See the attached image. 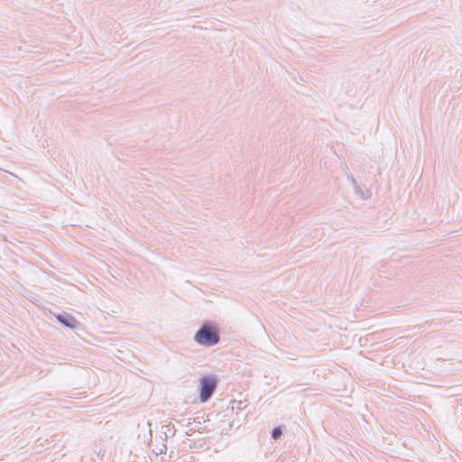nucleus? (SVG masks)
Masks as SVG:
<instances>
[{"label":"nucleus","instance_id":"f257e3e1","mask_svg":"<svg viewBox=\"0 0 462 462\" xmlns=\"http://www.w3.org/2000/svg\"><path fill=\"white\" fill-rule=\"evenodd\" d=\"M195 340L204 346H212L218 342L219 337L215 328L203 326L195 335Z\"/></svg>","mask_w":462,"mask_h":462},{"label":"nucleus","instance_id":"f03ea898","mask_svg":"<svg viewBox=\"0 0 462 462\" xmlns=\"http://www.w3.org/2000/svg\"><path fill=\"white\" fill-rule=\"evenodd\" d=\"M217 386V379L215 376H204L200 379L199 399L202 402H207Z\"/></svg>","mask_w":462,"mask_h":462},{"label":"nucleus","instance_id":"7ed1b4c3","mask_svg":"<svg viewBox=\"0 0 462 462\" xmlns=\"http://www.w3.org/2000/svg\"><path fill=\"white\" fill-rule=\"evenodd\" d=\"M273 439H277L279 438L281 435H282V430L280 428H275L273 430Z\"/></svg>","mask_w":462,"mask_h":462}]
</instances>
